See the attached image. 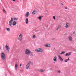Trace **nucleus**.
Wrapping results in <instances>:
<instances>
[{"mask_svg":"<svg viewBox=\"0 0 76 76\" xmlns=\"http://www.w3.org/2000/svg\"><path fill=\"white\" fill-rule=\"evenodd\" d=\"M42 18H43V16L39 15L38 18H37L39 20V21H41L42 20Z\"/></svg>","mask_w":76,"mask_h":76,"instance_id":"nucleus-8","label":"nucleus"},{"mask_svg":"<svg viewBox=\"0 0 76 76\" xmlns=\"http://www.w3.org/2000/svg\"><path fill=\"white\" fill-rule=\"evenodd\" d=\"M75 31H74L73 32V34H75Z\"/></svg>","mask_w":76,"mask_h":76,"instance_id":"nucleus-34","label":"nucleus"},{"mask_svg":"<svg viewBox=\"0 0 76 76\" xmlns=\"http://www.w3.org/2000/svg\"><path fill=\"white\" fill-rule=\"evenodd\" d=\"M20 67L22 66V64H20Z\"/></svg>","mask_w":76,"mask_h":76,"instance_id":"nucleus-35","label":"nucleus"},{"mask_svg":"<svg viewBox=\"0 0 76 76\" xmlns=\"http://www.w3.org/2000/svg\"><path fill=\"white\" fill-rule=\"evenodd\" d=\"M32 64V65H33L34 64L32 63V64Z\"/></svg>","mask_w":76,"mask_h":76,"instance_id":"nucleus-37","label":"nucleus"},{"mask_svg":"<svg viewBox=\"0 0 76 76\" xmlns=\"http://www.w3.org/2000/svg\"><path fill=\"white\" fill-rule=\"evenodd\" d=\"M53 60L54 61H55V62H56V61H57V56H55L53 58Z\"/></svg>","mask_w":76,"mask_h":76,"instance_id":"nucleus-11","label":"nucleus"},{"mask_svg":"<svg viewBox=\"0 0 76 76\" xmlns=\"http://www.w3.org/2000/svg\"><path fill=\"white\" fill-rule=\"evenodd\" d=\"M2 11H3V13L4 14H5V15H6V14H7V12L6 11V10L4 9H3Z\"/></svg>","mask_w":76,"mask_h":76,"instance_id":"nucleus-14","label":"nucleus"},{"mask_svg":"<svg viewBox=\"0 0 76 76\" xmlns=\"http://www.w3.org/2000/svg\"><path fill=\"white\" fill-rule=\"evenodd\" d=\"M53 18L54 20H56V17H55V16H53Z\"/></svg>","mask_w":76,"mask_h":76,"instance_id":"nucleus-26","label":"nucleus"},{"mask_svg":"<svg viewBox=\"0 0 76 76\" xmlns=\"http://www.w3.org/2000/svg\"><path fill=\"white\" fill-rule=\"evenodd\" d=\"M37 13V12L35 11L34 10L33 12H32V15H35Z\"/></svg>","mask_w":76,"mask_h":76,"instance_id":"nucleus-19","label":"nucleus"},{"mask_svg":"<svg viewBox=\"0 0 76 76\" xmlns=\"http://www.w3.org/2000/svg\"><path fill=\"white\" fill-rule=\"evenodd\" d=\"M17 69H18V67H15V70H16Z\"/></svg>","mask_w":76,"mask_h":76,"instance_id":"nucleus-30","label":"nucleus"},{"mask_svg":"<svg viewBox=\"0 0 76 76\" xmlns=\"http://www.w3.org/2000/svg\"><path fill=\"white\" fill-rule=\"evenodd\" d=\"M45 47H51V46L49 44H46L45 45Z\"/></svg>","mask_w":76,"mask_h":76,"instance_id":"nucleus-10","label":"nucleus"},{"mask_svg":"<svg viewBox=\"0 0 76 76\" xmlns=\"http://www.w3.org/2000/svg\"><path fill=\"white\" fill-rule=\"evenodd\" d=\"M32 38L33 39H35L36 38V36L35 35H33L32 36Z\"/></svg>","mask_w":76,"mask_h":76,"instance_id":"nucleus-21","label":"nucleus"},{"mask_svg":"<svg viewBox=\"0 0 76 76\" xmlns=\"http://www.w3.org/2000/svg\"><path fill=\"white\" fill-rule=\"evenodd\" d=\"M68 39L69 41L70 42H72V41H73V39L72 38V37L69 36L68 37Z\"/></svg>","mask_w":76,"mask_h":76,"instance_id":"nucleus-6","label":"nucleus"},{"mask_svg":"<svg viewBox=\"0 0 76 76\" xmlns=\"http://www.w3.org/2000/svg\"><path fill=\"white\" fill-rule=\"evenodd\" d=\"M69 26L70 24L69 23H67L65 25V28H68V27H69Z\"/></svg>","mask_w":76,"mask_h":76,"instance_id":"nucleus-12","label":"nucleus"},{"mask_svg":"<svg viewBox=\"0 0 76 76\" xmlns=\"http://www.w3.org/2000/svg\"><path fill=\"white\" fill-rule=\"evenodd\" d=\"M64 53H65V52L63 51V52H62V53H61V55L63 54H64Z\"/></svg>","mask_w":76,"mask_h":76,"instance_id":"nucleus-25","label":"nucleus"},{"mask_svg":"<svg viewBox=\"0 0 76 76\" xmlns=\"http://www.w3.org/2000/svg\"><path fill=\"white\" fill-rule=\"evenodd\" d=\"M31 63V61H29L28 63L26 65V67H29L30 66V64Z\"/></svg>","mask_w":76,"mask_h":76,"instance_id":"nucleus-16","label":"nucleus"},{"mask_svg":"<svg viewBox=\"0 0 76 76\" xmlns=\"http://www.w3.org/2000/svg\"><path fill=\"white\" fill-rule=\"evenodd\" d=\"M6 29L7 31H8V32H9V31H10V28H7Z\"/></svg>","mask_w":76,"mask_h":76,"instance_id":"nucleus-22","label":"nucleus"},{"mask_svg":"<svg viewBox=\"0 0 76 76\" xmlns=\"http://www.w3.org/2000/svg\"><path fill=\"white\" fill-rule=\"evenodd\" d=\"M43 50L41 48H39V53H42Z\"/></svg>","mask_w":76,"mask_h":76,"instance_id":"nucleus-13","label":"nucleus"},{"mask_svg":"<svg viewBox=\"0 0 76 76\" xmlns=\"http://www.w3.org/2000/svg\"><path fill=\"white\" fill-rule=\"evenodd\" d=\"M10 47L7 46V45H5V49L7 50V53H10L9 50H10Z\"/></svg>","mask_w":76,"mask_h":76,"instance_id":"nucleus-4","label":"nucleus"},{"mask_svg":"<svg viewBox=\"0 0 76 76\" xmlns=\"http://www.w3.org/2000/svg\"><path fill=\"white\" fill-rule=\"evenodd\" d=\"M58 59L60 60V61H63V59L61 57V56L60 55L58 56Z\"/></svg>","mask_w":76,"mask_h":76,"instance_id":"nucleus-9","label":"nucleus"},{"mask_svg":"<svg viewBox=\"0 0 76 76\" xmlns=\"http://www.w3.org/2000/svg\"><path fill=\"white\" fill-rule=\"evenodd\" d=\"M25 53L26 55H29L31 54H33V52H31L29 49H27L26 50Z\"/></svg>","mask_w":76,"mask_h":76,"instance_id":"nucleus-2","label":"nucleus"},{"mask_svg":"<svg viewBox=\"0 0 76 76\" xmlns=\"http://www.w3.org/2000/svg\"><path fill=\"white\" fill-rule=\"evenodd\" d=\"M29 12H27L24 15V16L26 18H28L29 17Z\"/></svg>","mask_w":76,"mask_h":76,"instance_id":"nucleus-7","label":"nucleus"},{"mask_svg":"<svg viewBox=\"0 0 76 76\" xmlns=\"http://www.w3.org/2000/svg\"><path fill=\"white\" fill-rule=\"evenodd\" d=\"M18 64H15V67H18Z\"/></svg>","mask_w":76,"mask_h":76,"instance_id":"nucleus-28","label":"nucleus"},{"mask_svg":"<svg viewBox=\"0 0 76 76\" xmlns=\"http://www.w3.org/2000/svg\"><path fill=\"white\" fill-rule=\"evenodd\" d=\"M14 18H11L9 22V24L10 26H11L12 25L13 26H16V24H17V22L15 21H13Z\"/></svg>","mask_w":76,"mask_h":76,"instance_id":"nucleus-1","label":"nucleus"},{"mask_svg":"<svg viewBox=\"0 0 76 76\" xmlns=\"http://www.w3.org/2000/svg\"><path fill=\"white\" fill-rule=\"evenodd\" d=\"M57 30H58V29L57 30Z\"/></svg>","mask_w":76,"mask_h":76,"instance_id":"nucleus-39","label":"nucleus"},{"mask_svg":"<svg viewBox=\"0 0 76 76\" xmlns=\"http://www.w3.org/2000/svg\"><path fill=\"white\" fill-rule=\"evenodd\" d=\"M71 54H72V52H70L69 53H66L65 54L66 56H69L71 55Z\"/></svg>","mask_w":76,"mask_h":76,"instance_id":"nucleus-15","label":"nucleus"},{"mask_svg":"<svg viewBox=\"0 0 76 76\" xmlns=\"http://www.w3.org/2000/svg\"><path fill=\"white\" fill-rule=\"evenodd\" d=\"M69 60V58H68V59H66L64 61L65 62H67Z\"/></svg>","mask_w":76,"mask_h":76,"instance_id":"nucleus-23","label":"nucleus"},{"mask_svg":"<svg viewBox=\"0 0 76 76\" xmlns=\"http://www.w3.org/2000/svg\"><path fill=\"white\" fill-rule=\"evenodd\" d=\"M35 51L37 52H38L39 53V48L38 49H35Z\"/></svg>","mask_w":76,"mask_h":76,"instance_id":"nucleus-20","label":"nucleus"},{"mask_svg":"<svg viewBox=\"0 0 76 76\" xmlns=\"http://www.w3.org/2000/svg\"><path fill=\"white\" fill-rule=\"evenodd\" d=\"M23 39V35L22 34H20L18 37V40L20 41H21Z\"/></svg>","mask_w":76,"mask_h":76,"instance_id":"nucleus-3","label":"nucleus"},{"mask_svg":"<svg viewBox=\"0 0 76 76\" xmlns=\"http://www.w3.org/2000/svg\"><path fill=\"white\" fill-rule=\"evenodd\" d=\"M60 27H61V26H58V28H60Z\"/></svg>","mask_w":76,"mask_h":76,"instance_id":"nucleus-29","label":"nucleus"},{"mask_svg":"<svg viewBox=\"0 0 76 76\" xmlns=\"http://www.w3.org/2000/svg\"><path fill=\"white\" fill-rule=\"evenodd\" d=\"M14 19V20H18V18H15Z\"/></svg>","mask_w":76,"mask_h":76,"instance_id":"nucleus-24","label":"nucleus"},{"mask_svg":"<svg viewBox=\"0 0 76 76\" xmlns=\"http://www.w3.org/2000/svg\"><path fill=\"white\" fill-rule=\"evenodd\" d=\"M5 57L6 55H5V54H4V53H2L1 54V58H2V59H3V60H5Z\"/></svg>","mask_w":76,"mask_h":76,"instance_id":"nucleus-5","label":"nucleus"},{"mask_svg":"<svg viewBox=\"0 0 76 76\" xmlns=\"http://www.w3.org/2000/svg\"><path fill=\"white\" fill-rule=\"evenodd\" d=\"M57 72L58 73H60V70H58Z\"/></svg>","mask_w":76,"mask_h":76,"instance_id":"nucleus-27","label":"nucleus"},{"mask_svg":"<svg viewBox=\"0 0 76 76\" xmlns=\"http://www.w3.org/2000/svg\"><path fill=\"white\" fill-rule=\"evenodd\" d=\"M65 9H67V7H65Z\"/></svg>","mask_w":76,"mask_h":76,"instance_id":"nucleus-33","label":"nucleus"},{"mask_svg":"<svg viewBox=\"0 0 76 76\" xmlns=\"http://www.w3.org/2000/svg\"><path fill=\"white\" fill-rule=\"evenodd\" d=\"M39 71L42 73V72H44L45 70H44L42 69H39Z\"/></svg>","mask_w":76,"mask_h":76,"instance_id":"nucleus-18","label":"nucleus"},{"mask_svg":"<svg viewBox=\"0 0 76 76\" xmlns=\"http://www.w3.org/2000/svg\"><path fill=\"white\" fill-rule=\"evenodd\" d=\"M60 4H61V6H63V4L61 3H60Z\"/></svg>","mask_w":76,"mask_h":76,"instance_id":"nucleus-31","label":"nucleus"},{"mask_svg":"<svg viewBox=\"0 0 76 76\" xmlns=\"http://www.w3.org/2000/svg\"><path fill=\"white\" fill-rule=\"evenodd\" d=\"M13 1H15V0H12Z\"/></svg>","mask_w":76,"mask_h":76,"instance_id":"nucleus-36","label":"nucleus"},{"mask_svg":"<svg viewBox=\"0 0 76 76\" xmlns=\"http://www.w3.org/2000/svg\"><path fill=\"white\" fill-rule=\"evenodd\" d=\"M26 24H28V23H29V22L28 21V18L26 19Z\"/></svg>","mask_w":76,"mask_h":76,"instance_id":"nucleus-17","label":"nucleus"},{"mask_svg":"<svg viewBox=\"0 0 76 76\" xmlns=\"http://www.w3.org/2000/svg\"><path fill=\"white\" fill-rule=\"evenodd\" d=\"M0 49H1V48L0 47Z\"/></svg>","mask_w":76,"mask_h":76,"instance_id":"nucleus-38","label":"nucleus"},{"mask_svg":"<svg viewBox=\"0 0 76 76\" xmlns=\"http://www.w3.org/2000/svg\"><path fill=\"white\" fill-rule=\"evenodd\" d=\"M26 68L27 69H29V67H26Z\"/></svg>","mask_w":76,"mask_h":76,"instance_id":"nucleus-32","label":"nucleus"}]
</instances>
